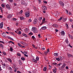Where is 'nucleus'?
<instances>
[{
  "instance_id": "obj_15",
  "label": "nucleus",
  "mask_w": 73,
  "mask_h": 73,
  "mask_svg": "<svg viewBox=\"0 0 73 73\" xmlns=\"http://www.w3.org/2000/svg\"><path fill=\"white\" fill-rule=\"evenodd\" d=\"M66 66V64H63L62 66V68H64Z\"/></svg>"
},
{
  "instance_id": "obj_27",
  "label": "nucleus",
  "mask_w": 73,
  "mask_h": 73,
  "mask_svg": "<svg viewBox=\"0 0 73 73\" xmlns=\"http://www.w3.org/2000/svg\"><path fill=\"white\" fill-rule=\"evenodd\" d=\"M43 70L45 72L46 70V67H44L43 68Z\"/></svg>"
},
{
  "instance_id": "obj_16",
  "label": "nucleus",
  "mask_w": 73,
  "mask_h": 73,
  "mask_svg": "<svg viewBox=\"0 0 73 73\" xmlns=\"http://www.w3.org/2000/svg\"><path fill=\"white\" fill-rule=\"evenodd\" d=\"M68 58H70V57H73V56H72V55L70 54H68Z\"/></svg>"
},
{
  "instance_id": "obj_3",
  "label": "nucleus",
  "mask_w": 73,
  "mask_h": 73,
  "mask_svg": "<svg viewBox=\"0 0 73 73\" xmlns=\"http://www.w3.org/2000/svg\"><path fill=\"white\" fill-rule=\"evenodd\" d=\"M59 4L61 6H62L63 7L64 5V3H63V2L61 1H59Z\"/></svg>"
},
{
  "instance_id": "obj_56",
  "label": "nucleus",
  "mask_w": 73,
  "mask_h": 73,
  "mask_svg": "<svg viewBox=\"0 0 73 73\" xmlns=\"http://www.w3.org/2000/svg\"><path fill=\"white\" fill-rule=\"evenodd\" d=\"M33 9H34V10H35V11H36V7H34Z\"/></svg>"
},
{
  "instance_id": "obj_37",
  "label": "nucleus",
  "mask_w": 73,
  "mask_h": 73,
  "mask_svg": "<svg viewBox=\"0 0 73 73\" xmlns=\"http://www.w3.org/2000/svg\"><path fill=\"white\" fill-rule=\"evenodd\" d=\"M1 64L3 65H4V66H6V64L5 63L3 62Z\"/></svg>"
},
{
  "instance_id": "obj_12",
  "label": "nucleus",
  "mask_w": 73,
  "mask_h": 73,
  "mask_svg": "<svg viewBox=\"0 0 73 73\" xmlns=\"http://www.w3.org/2000/svg\"><path fill=\"white\" fill-rule=\"evenodd\" d=\"M9 70H10V72H11V73H12V72L11 71H12V70H13L11 67H9Z\"/></svg>"
},
{
  "instance_id": "obj_62",
  "label": "nucleus",
  "mask_w": 73,
  "mask_h": 73,
  "mask_svg": "<svg viewBox=\"0 0 73 73\" xmlns=\"http://www.w3.org/2000/svg\"><path fill=\"white\" fill-rule=\"evenodd\" d=\"M48 51H45V52H44V53H47V54H48Z\"/></svg>"
},
{
  "instance_id": "obj_19",
  "label": "nucleus",
  "mask_w": 73,
  "mask_h": 73,
  "mask_svg": "<svg viewBox=\"0 0 73 73\" xmlns=\"http://www.w3.org/2000/svg\"><path fill=\"white\" fill-rule=\"evenodd\" d=\"M25 2H24V1H21V4H22V5H24V4H25Z\"/></svg>"
},
{
  "instance_id": "obj_11",
  "label": "nucleus",
  "mask_w": 73,
  "mask_h": 73,
  "mask_svg": "<svg viewBox=\"0 0 73 73\" xmlns=\"http://www.w3.org/2000/svg\"><path fill=\"white\" fill-rule=\"evenodd\" d=\"M12 14H11L9 15L8 16V19H10V18L12 17Z\"/></svg>"
},
{
  "instance_id": "obj_42",
  "label": "nucleus",
  "mask_w": 73,
  "mask_h": 73,
  "mask_svg": "<svg viewBox=\"0 0 73 73\" xmlns=\"http://www.w3.org/2000/svg\"><path fill=\"white\" fill-rule=\"evenodd\" d=\"M2 53L4 55H6V53H5V51H3Z\"/></svg>"
},
{
  "instance_id": "obj_13",
  "label": "nucleus",
  "mask_w": 73,
  "mask_h": 73,
  "mask_svg": "<svg viewBox=\"0 0 73 73\" xmlns=\"http://www.w3.org/2000/svg\"><path fill=\"white\" fill-rule=\"evenodd\" d=\"M42 8L43 10H46V7L45 6H42Z\"/></svg>"
},
{
  "instance_id": "obj_2",
  "label": "nucleus",
  "mask_w": 73,
  "mask_h": 73,
  "mask_svg": "<svg viewBox=\"0 0 73 73\" xmlns=\"http://www.w3.org/2000/svg\"><path fill=\"white\" fill-rule=\"evenodd\" d=\"M29 13H30L29 11H27L25 14L26 17H29L30 16V14Z\"/></svg>"
},
{
  "instance_id": "obj_33",
  "label": "nucleus",
  "mask_w": 73,
  "mask_h": 73,
  "mask_svg": "<svg viewBox=\"0 0 73 73\" xmlns=\"http://www.w3.org/2000/svg\"><path fill=\"white\" fill-rule=\"evenodd\" d=\"M18 46H19V47H21L22 48V45H21V44L20 43H18Z\"/></svg>"
},
{
  "instance_id": "obj_22",
  "label": "nucleus",
  "mask_w": 73,
  "mask_h": 73,
  "mask_svg": "<svg viewBox=\"0 0 73 73\" xmlns=\"http://www.w3.org/2000/svg\"><path fill=\"white\" fill-rule=\"evenodd\" d=\"M33 62H35V63H37V61L35 59H33Z\"/></svg>"
},
{
  "instance_id": "obj_4",
  "label": "nucleus",
  "mask_w": 73,
  "mask_h": 73,
  "mask_svg": "<svg viewBox=\"0 0 73 73\" xmlns=\"http://www.w3.org/2000/svg\"><path fill=\"white\" fill-rule=\"evenodd\" d=\"M45 22V18H44L42 20V22L41 24H40V25H42V24H44V23Z\"/></svg>"
},
{
  "instance_id": "obj_52",
  "label": "nucleus",
  "mask_w": 73,
  "mask_h": 73,
  "mask_svg": "<svg viewBox=\"0 0 73 73\" xmlns=\"http://www.w3.org/2000/svg\"><path fill=\"white\" fill-rule=\"evenodd\" d=\"M38 36L39 37V38H41V35H40V34H39L38 35Z\"/></svg>"
},
{
  "instance_id": "obj_5",
  "label": "nucleus",
  "mask_w": 73,
  "mask_h": 73,
  "mask_svg": "<svg viewBox=\"0 0 73 73\" xmlns=\"http://www.w3.org/2000/svg\"><path fill=\"white\" fill-rule=\"evenodd\" d=\"M6 8H7L8 9H11V7L8 4H7L6 5Z\"/></svg>"
},
{
  "instance_id": "obj_43",
  "label": "nucleus",
  "mask_w": 73,
  "mask_h": 73,
  "mask_svg": "<svg viewBox=\"0 0 73 73\" xmlns=\"http://www.w3.org/2000/svg\"><path fill=\"white\" fill-rule=\"evenodd\" d=\"M1 6L3 8H4L5 7V5L4 4H2L1 5Z\"/></svg>"
},
{
  "instance_id": "obj_64",
  "label": "nucleus",
  "mask_w": 73,
  "mask_h": 73,
  "mask_svg": "<svg viewBox=\"0 0 73 73\" xmlns=\"http://www.w3.org/2000/svg\"><path fill=\"white\" fill-rule=\"evenodd\" d=\"M70 73H73V72L72 70H71L70 72Z\"/></svg>"
},
{
  "instance_id": "obj_31",
  "label": "nucleus",
  "mask_w": 73,
  "mask_h": 73,
  "mask_svg": "<svg viewBox=\"0 0 73 73\" xmlns=\"http://www.w3.org/2000/svg\"><path fill=\"white\" fill-rule=\"evenodd\" d=\"M42 19V17H40L38 18V20L39 21H41Z\"/></svg>"
},
{
  "instance_id": "obj_57",
  "label": "nucleus",
  "mask_w": 73,
  "mask_h": 73,
  "mask_svg": "<svg viewBox=\"0 0 73 73\" xmlns=\"http://www.w3.org/2000/svg\"><path fill=\"white\" fill-rule=\"evenodd\" d=\"M7 28L8 29V31H9V30H10V29H10V28H9V27H7Z\"/></svg>"
},
{
  "instance_id": "obj_1",
  "label": "nucleus",
  "mask_w": 73,
  "mask_h": 73,
  "mask_svg": "<svg viewBox=\"0 0 73 73\" xmlns=\"http://www.w3.org/2000/svg\"><path fill=\"white\" fill-rule=\"evenodd\" d=\"M32 31H33L34 33H37L38 32V31L37 30L36 28L35 27H33L32 28Z\"/></svg>"
},
{
  "instance_id": "obj_44",
  "label": "nucleus",
  "mask_w": 73,
  "mask_h": 73,
  "mask_svg": "<svg viewBox=\"0 0 73 73\" xmlns=\"http://www.w3.org/2000/svg\"><path fill=\"white\" fill-rule=\"evenodd\" d=\"M21 60H23V61H24V60H25V58L24 57H22L21 58Z\"/></svg>"
},
{
  "instance_id": "obj_25",
  "label": "nucleus",
  "mask_w": 73,
  "mask_h": 73,
  "mask_svg": "<svg viewBox=\"0 0 73 73\" xmlns=\"http://www.w3.org/2000/svg\"><path fill=\"white\" fill-rule=\"evenodd\" d=\"M65 25L67 29H68V28H69V26H68V25L67 23H66Z\"/></svg>"
},
{
  "instance_id": "obj_41",
  "label": "nucleus",
  "mask_w": 73,
  "mask_h": 73,
  "mask_svg": "<svg viewBox=\"0 0 73 73\" xmlns=\"http://www.w3.org/2000/svg\"><path fill=\"white\" fill-rule=\"evenodd\" d=\"M56 60H57V61H60V58H56Z\"/></svg>"
},
{
  "instance_id": "obj_32",
  "label": "nucleus",
  "mask_w": 73,
  "mask_h": 73,
  "mask_svg": "<svg viewBox=\"0 0 73 73\" xmlns=\"http://www.w3.org/2000/svg\"><path fill=\"white\" fill-rule=\"evenodd\" d=\"M18 46H19V47H21L22 48V45H21V44L20 43H18Z\"/></svg>"
},
{
  "instance_id": "obj_14",
  "label": "nucleus",
  "mask_w": 73,
  "mask_h": 73,
  "mask_svg": "<svg viewBox=\"0 0 73 73\" xmlns=\"http://www.w3.org/2000/svg\"><path fill=\"white\" fill-rule=\"evenodd\" d=\"M21 44H22L23 45H26V43L23 42H21Z\"/></svg>"
},
{
  "instance_id": "obj_58",
  "label": "nucleus",
  "mask_w": 73,
  "mask_h": 73,
  "mask_svg": "<svg viewBox=\"0 0 73 73\" xmlns=\"http://www.w3.org/2000/svg\"><path fill=\"white\" fill-rule=\"evenodd\" d=\"M43 3H46V4H47V1H43Z\"/></svg>"
},
{
  "instance_id": "obj_7",
  "label": "nucleus",
  "mask_w": 73,
  "mask_h": 73,
  "mask_svg": "<svg viewBox=\"0 0 73 73\" xmlns=\"http://www.w3.org/2000/svg\"><path fill=\"white\" fill-rule=\"evenodd\" d=\"M52 27H55V28H58V26L56 24H54L52 25Z\"/></svg>"
},
{
  "instance_id": "obj_35",
  "label": "nucleus",
  "mask_w": 73,
  "mask_h": 73,
  "mask_svg": "<svg viewBox=\"0 0 73 73\" xmlns=\"http://www.w3.org/2000/svg\"><path fill=\"white\" fill-rule=\"evenodd\" d=\"M12 35H15V33H13L12 32H11L9 33Z\"/></svg>"
},
{
  "instance_id": "obj_45",
  "label": "nucleus",
  "mask_w": 73,
  "mask_h": 73,
  "mask_svg": "<svg viewBox=\"0 0 73 73\" xmlns=\"http://www.w3.org/2000/svg\"><path fill=\"white\" fill-rule=\"evenodd\" d=\"M69 37H70L72 39H73V36H72L71 35H69Z\"/></svg>"
},
{
  "instance_id": "obj_29",
  "label": "nucleus",
  "mask_w": 73,
  "mask_h": 73,
  "mask_svg": "<svg viewBox=\"0 0 73 73\" xmlns=\"http://www.w3.org/2000/svg\"><path fill=\"white\" fill-rule=\"evenodd\" d=\"M20 20H24V17H20Z\"/></svg>"
},
{
  "instance_id": "obj_48",
  "label": "nucleus",
  "mask_w": 73,
  "mask_h": 73,
  "mask_svg": "<svg viewBox=\"0 0 73 73\" xmlns=\"http://www.w3.org/2000/svg\"><path fill=\"white\" fill-rule=\"evenodd\" d=\"M53 72L54 73H56V70H54V69L53 70Z\"/></svg>"
},
{
  "instance_id": "obj_59",
  "label": "nucleus",
  "mask_w": 73,
  "mask_h": 73,
  "mask_svg": "<svg viewBox=\"0 0 73 73\" xmlns=\"http://www.w3.org/2000/svg\"><path fill=\"white\" fill-rule=\"evenodd\" d=\"M13 20H14L15 21H16V20H17V19L14 18L13 19Z\"/></svg>"
},
{
  "instance_id": "obj_46",
  "label": "nucleus",
  "mask_w": 73,
  "mask_h": 73,
  "mask_svg": "<svg viewBox=\"0 0 73 73\" xmlns=\"http://www.w3.org/2000/svg\"><path fill=\"white\" fill-rule=\"evenodd\" d=\"M28 21L29 23H31V22H32V20H31V19H29Z\"/></svg>"
},
{
  "instance_id": "obj_50",
  "label": "nucleus",
  "mask_w": 73,
  "mask_h": 73,
  "mask_svg": "<svg viewBox=\"0 0 73 73\" xmlns=\"http://www.w3.org/2000/svg\"><path fill=\"white\" fill-rule=\"evenodd\" d=\"M32 38H33V40H35V36H32Z\"/></svg>"
},
{
  "instance_id": "obj_28",
  "label": "nucleus",
  "mask_w": 73,
  "mask_h": 73,
  "mask_svg": "<svg viewBox=\"0 0 73 73\" xmlns=\"http://www.w3.org/2000/svg\"><path fill=\"white\" fill-rule=\"evenodd\" d=\"M25 32H28V29L26 28L25 30Z\"/></svg>"
},
{
  "instance_id": "obj_26",
  "label": "nucleus",
  "mask_w": 73,
  "mask_h": 73,
  "mask_svg": "<svg viewBox=\"0 0 73 73\" xmlns=\"http://www.w3.org/2000/svg\"><path fill=\"white\" fill-rule=\"evenodd\" d=\"M54 56H57L58 55V53H54Z\"/></svg>"
},
{
  "instance_id": "obj_61",
  "label": "nucleus",
  "mask_w": 73,
  "mask_h": 73,
  "mask_svg": "<svg viewBox=\"0 0 73 73\" xmlns=\"http://www.w3.org/2000/svg\"><path fill=\"white\" fill-rule=\"evenodd\" d=\"M66 69H69V67H68V66H66Z\"/></svg>"
},
{
  "instance_id": "obj_36",
  "label": "nucleus",
  "mask_w": 73,
  "mask_h": 73,
  "mask_svg": "<svg viewBox=\"0 0 73 73\" xmlns=\"http://www.w3.org/2000/svg\"><path fill=\"white\" fill-rule=\"evenodd\" d=\"M61 64L60 63H59V64H57V63L56 66H60V65Z\"/></svg>"
},
{
  "instance_id": "obj_60",
  "label": "nucleus",
  "mask_w": 73,
  "mask_h": 73,
  "mask_svg": "<svg viewBox=\"0 0 73 73\" xmlns=\"http://www.w3.org/2000/svg\"><path fill=\"white\" fill-rule=\"evenodd\" d=\"M24 5H25L27 6V3L25 2Z\"/></svg>"
},
{
  "instance_id": "obj_21",
  "label": "nucleus",
  "mask_w": 73,
  "mask_h": 73,
  "mask_svg": "<svg viewBox=\"0 0 73 73\" xmlns=\"http://www.w3.org/2000/svg\"><path fill=\"white\" fill-rule=\"evenodd\" d=\"M2 35L3 37H5L6 36V34L4 33H3Z\"/></svg>"
},
{
  "instance_id": "obj_40",
  "label": "nucleus",
  "mask_w": 73,
  "mask_h": 73,
  "mask_svg": "<svg viewBox=\"0 0 73 73\" xmlns=\"http://www.w3.org/2000/svg\"><path fill=\"white\" fill-rule=\"evenodd\" d=\"M10 51H11V52H12V51H13V48H12V47H10Z\"/></svg>"
},
{
  "instance_id": "obj_8",
  "label": "nucleus",
  "mask_w": 73,
  "mask_h": 73,
  "mask_svg": "<svg viewBox=\"0 0 73 73\" xmlns=\"http://www.w3.org/2000/svg\"><path fill=\"white\" fill-rule=\"evenodd\" d=\"M37 23V20L36 19L33 22V23L34 24H36Z\"/></svg>"
},
{
  "instance_id": "obj_39",
  "label": "nucleus",
  "mask_w": 73,
  "mask_h": 73,
  "mask_svg": "<svg viewBox=\"0 0 73 73\" xmlns=\"http://www.w3.org/2000/svg\"><path fill=\"white\" fill-rule=\"evenodd\" d=\"M52 64L53 65H56V66L57 65V63H56L53 62L52 63Z\"/></svg>"
},
{
  "instance_id": "obj_23",
  "label": "nucleus",
  "mask_w": 73,
  "mask_h": 73,
  "mask_svg": "<svg viewBox=\"0 0 73 73\" xmlns=\"http://www.w3.org/2000/svg\"><path fill=\"white\" fill-rule=\"evenodd\" d=\"M19 62L20 65H22V62H21V60H19Z\"/></svg>"
},
{
  "instance_id": "obj_17",
  "label": "nucleus",
  "mask_w": 73,
  "mask_h": 73,
  "mask_svg": "<svg viewBox=\"0 0 73 73\" xmlns=\"http://www.w3.org/2000/svg\"><path fill=\"white\" fill-rule=\"evenodd\" d=\"M7 60L8 61H9V62H11V63H12V60H11V59L8 58L7 59Z\"/></svg>"
},
{
  "instance_id": "obj_24",
  "label": "nucleus",
  "mask_w": 73,
  "mask_h": 73,
  "mask_svg": "<svg viewBox=\"0 0 73 73\" xmlns=\"http://www.w3.org/2000/svg\"><path fill=\"white\" fill-rule=\"evenodd\" d=\"M65 42L67 44H68L69 42V41H68V38H67L65 40Z\"/></svg>"
},
{
  "instance_id": "obj_34",
  "label": "nucleus",
  "mask_w": 73,
  "mask_h": 73,
  "mask_svg": "<svg viewBox=\"0 0 73 73\" xmlns=\"http://www.w3.org/2000/svg\"><path fill=\"white\" fill-rule=\"evenodd\" d=\"M18 46H19V47H21L22 48V45H21V44L20 43H18Z\"/></svg>"
},
{
  "instance_id": "obj_9",
  "label": "nucleus",
  "mask_w": 73,
  "mask_h": 73,
  "mask_svg": "<svg viewBox=\"0 0 73 73\" xmlns=\"http://www.w3.org/2000/svg\"><path fill=\"white\" fill-rule=\"evenodd\" d=\"M41 29L42 30H45L46 29V27L45 26H43L41 27Z\"/></svg>"
},
{
  "instance_id": "obj_38",
  "label": "nucleus",
  "mask_w": 73,
  "mask_h": 73,
  "mask_svg": "<svg viewBox=\"0 0 73 73\" xmlns=\"http://www.w3.org/2000/svg\"><path fill=\"white\" fill-rule=\"evenodd\" d=\"M36 61H38V60H39V58H38V57H36Z\"/></svg>"
},
{
  "instance_id": "obj_20",
  "label": "nucleus",
  "mask_w": 73,
  "mask_h": 73,
  "mask_svg": "<svg viewBox=\"0 0 73 73\" xmlns=\"http://www.w3.org/2000/svg\"><path fill=\"white\" fill-rule=\"evenodd\" d=\"M66 20H67V18H63V21L64 22H65V21H66Z\"/></svg>"
},
{
  "instance_id": "obj_6",
  "label": "nucleus",
  "mask_w": 73,
  "mask_h": 73,
  "mask_svg": "<svg viewBox=\"0 0 73 73\" xmlns=\"http://www.w3.org/2000/svg\"><path fill=\"white\" fill-rule=\"evenodd\" d=\"M3 27V22H1L0 24V28L2 29Z\"/></svg>"
},
{
  "instance_id": "obj_53",
  "label": "nucleus",
  "mask_w": 73,
  "mask_h": 73,
  "mask_svg": "<svg viewBox=\"0 0 73 73\" xmlns=\"http://www.w3.org/2000/svg\"><path fill=\"white\" fill-rule=\"evenodd\" d=\"M21 52L23 53V54H25V52H23L22 51H21Z\"/></svg>"
},
{
  "instance_id": "obj_18",
  "label": "nucleus",
  "mask_w": 73,
  "mask_h": 73,
  "mask_svg": "<svg viewBox=\"0 0 73 73\" xmlns=\"http://www.w3.org/2000/svg\"><path fill=\"white\" fill-rule=\"evenodd\" d=\"M22 35L23 36H25V37H28V36L27 35L24 33H23Z\"/></svg>"
},
{
  "instance_id": "obj_10",
  "label": "nucleus",
  "mask_w": 73,
  "mask_h": 73,
  "mask_svg": "<svg viewBox=\"0 0 73 73\" xmlns=\"http://www.w3.org/2000/svg\"><path fill=\"white\" fill-rule=\"evenodd\" d=\"M61 35H62V36H64V35H65V32H64V31H62L61 32Z\"/></svg>"
},
{
  "instance_id": "obj_49",
  "label": "nucleus",
  "mask_w": 73,
  "mask_h": 73,
  "mask_svg": "<svg viewBox=\"0 0 73 73\" xmlns=\"http://www.w3.org/2000/svg\"><path fill=\"white\" fill-rule=\"evenodd\" d=\"M19 23H16L15 25H16V26H17V27H18V26H19Z\"/></svg>"
},
{
  "instance_id": "obj_51",
  "label": "nucleus",
  "mask_w": 73,
  "mask_h": 73,
  "mask_svg": "<svg viewBox=\"0 0 73 73\" xmlns=\"http://www.w3.org/2000/svg\"><path fill=\"white\" fill-rule=\"evenodd\" d=\"M17 55L18 56H19V57L21 56V54H20L19 53H18Z\"/></svg>"
},
{
  "instance_id": "obj_54",
  "label": "nucleus",
  "mask_w": 73,
  "mask_h": 73,
  "mask_svg": "<svg viewBox=\"0 0 73 73\" xmlns=\"http://www.w3.org/2000/svg\"><path fill=\"white\" fill-rule=\"evenodd\" d=\"M14 6H16L17 5V3H14Z\"/></svg>"
},
{
  "instance_id": "obj_47",
  "label": "nucleus",
  "mask_w": 73,
  "mask_h": 73,
  "mask_svg": "<svg viewBox=\"0 0 73 73\" xmlns=\"http://www.w3.org/2000/svg\"><path fill=\"white\" fill-rule=\"evenodd\" d=\"M21 31H19L18 32V35H21Z\"/></svg>"
},
{
  "instance_id": "obj_55",
  "label": "nucleus",
  "mask_w": 73,
  "mask_h": 73,
  "mask_svg": "<svg viewBox=\"0 0 73 73\" xmlns=\"http://www.w3.org/2000/svg\"><path fill=\"white\" fill-rule=\"evenodd\" d=\"M9 1L10 3H12L13 2V0H9Z\"/></svg>"
},
{
  "instance_id": "obj_30",
  "label": "nucleus",
  "mask_w": 73,
  "mask_h": 73,
  "mask_svg": "<svg viewBox=\"0 0 73 73\" xmlns=\"http://www.w3.org/2000/svg\"><path fill=\"white\" fill-rule=\"evenodd\" d=\"M62 17H60L59 19H58V21H61V20H62Z\"/></svg>"
},
{
  "instance_id": "obj_63",
  "label": "nucleus",
  "mask_w": 73,
  "mask_h": 73,
  "mask_svg": "<svg viewBox=\"0 0 73 73\" xmlns=\"http://www.w3.org/2000/svg\"><path fill=\"white\" fill-rule=\"evenodd\" d=\"M47 51L48 52H49V48H48V49H47Z\"/></svg>"
}]
</instances>
